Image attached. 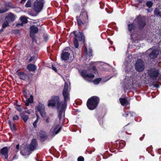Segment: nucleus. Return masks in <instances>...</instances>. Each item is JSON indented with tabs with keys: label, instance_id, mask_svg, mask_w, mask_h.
Here are the masks:
<instances>
[{
	"label": "nucleus",
	"instance_id": "f257e3e1",
	"mask_svg": "<svg viewBox=\"0 0 161 161\" xmlns=\"http://www.w3.org/2000/svg\"><path fill=\"white\" fill-rule=\"evenodd\" d=\"M70 83L68 84L65 82L64 86L63 91V95L64 101L59 102V97L58 96H54L48 101V107L57 108L58 111V117L60 123H63L64 120V110L66 107L67 102L69 99V92L70 90Z\"/></svg>",
	"mask_w": 161,
	"mask_h": 161
},
{
	"label": "nucleus",
	"instance_id": "f03ea898",
	"mask_svg": "<svg viewBox=\"0 0 161 161\" xmlns=\"http://www.w3.org/2000/svg\"><path fill=\"white\" fill-rule=\"evenodd\" d=\"M136 23L139 25L140 28L143 27L146 24L144 21V18L142 17L141 16H139L135 19L133 23L128 24V26L129 31H131L134 30Z\"/></svg>",
	"mask_w": 161,
	"mask_h": 161
},
{
	"label": "nucleus",
	"instance_id": "7ed1b4c3",
	"mask_svg": "<svg viewBox=\"0 0 161 161\" xmlns=\"http://www.w3.org/2000/svg\"><path fill=\"white\" fill-rule=\"evenodd\" d=\"M99 101V99L96 96H93L89 98L87 101L86 105L90 110H93L97 106Z\"/></svg>",
	"mask_w": 161,
	"mask_h": 161
},
{
	"label": "nucleus",
	"instance_id": "20e7f679",
	"mask_svg": "<svg viewBox=\"0 0 161 161\" xmlns=\"http://www.w3.org/2000/svg\"><path fill=\"white\" fill-rule=\"evenodd\" d=\"M80 19H77V23L79 26H82L85 25L88 21V16L87 12L85 11H82L80 16Z\"/></svg>",
	"mask_w": 161,
	"mask_h": 161
},
{
	"label": "nucleus",
	"instance_id": "39448f33",
	"mask_svg": "<svg viewBox=\"0 0 161 161\" xmlns=\"http://www.w3.org/2000/svg\"><path fill=\"white\" fill-rule=\"evenodd\" d=\"M73 35L75 36V39L74 41V46L75 48H77L79 46L78 41H82L84 42L85 41V36L82 33L80 32H79L77 35H76L75 31H73L70 34L71 35Z\"/></svg>",
	"mask_w": 161,
	"mask_h": 161
},
{
	"label": "nucleus",
	"instance_id": "423d86ee",
	"mask_svg": "<svg viewBox=\"0 0 161 161\" xmlns=\"http://www.w3.org/2000/svg\"><path fill=\"white\" fill-rule=\"evenodd\" d=\"M44 1L43 0H36L33 3V9L36 12H40L42 9Z\"/></svg>",
	"mask_w": 161,
	"mask_h": 161
},
{
	"label": "nucleus",
	"instance_id": "0eeeda50",
	"mask_svg": "<svg viewBox=\"0 0 161 161\" xmlns=\"http://www.w3.org/2000/svg\"><path fill=\"white\" fill-rule=\"evenodd\" d=\"M61 129V126L56 122L50 129V134L52 136H54L58 133Z\"/></svg>",
	"mask_w": 161,
	"mask_h": 161
},
{
	"label": "nucleus",
	"instance_id": "6e6552de",
	"mask_svg": "<svg viewBox=\"0 0 161 161\" xmlns=\"http://www.w3.org/2000/svg\"><path fill=\"white\" fill-rule=\"evenodd\" d=\"M38 112L40 113L42 118L45 116L46 113L45 110V107L44 105L42 103H39L37 106H36V113L38 114Z\"/></svg>",
	"mask_w": 161,
	"mask_h": 161
},
{
	"label": "nucleus",
	"instance_id": "1a4fd4ad",
	"mask_svg": "<svg viewBox=\"0 0 161 161\" xmlns=\"http://www.w3.org/2000/svg\"><path fill=\"white\" fill-rule=\"evenodd\" d=\"M135 67L137 71L139 72L143 71L145 68L143 62L141 59H137L135 64Z\"/></svg>",
	"mask_w": 161,
	"mask_h": 161
},
{
	"label": "nucleus",
	"instance_id": "9d476101",
	"mask_svg": "<svg viewBox=\"0 0 161 161\" xmlns=\"http://www.w3.org/2000/svg\"><path fill=\"white\" fill-rule=\"evenodd\" d=\"M81 75L86 80L89 81L91 80V78H93L94 77V75L91 73H88L85 70H82L81 73Z\"/></svg>",
	"mask_w": 161,
	"mask_h": 161
},
{
	"label": "nucleus",
	"instance_id": "9b49d317",
	"mask_svg": "<svg viewBox=\"0 0 161 161\" xmlns=\"http://www.w3.org/2000/svg\"><path fill=\"white\" fill-rule=\"evenodd\" d=\"M9 149V147H3L0 150V156L7 159L8 157V152Z\"/></svg>",
	"mask_w": 161,
	"mask_h": 161
},
{
	"label": "nucleus",
	"instance_id": "f8f14e48",
	"mask_svg": "<svg viewBox=\"0 0 161 161\" xmlns=\"http://www.w3.org/2000/svg\"><path fill=\"white\" fill-rule=\"evenodd\" d=\"M149 75L153 80L156 79L159 74V72L157 70L155 69H151L148 71Z\"/></svg>",
	"mask_w": 161,
	"mask_h": 161
},
{
	"label": "nucleus",
	"instance_id": "ddd939ff",
	"mask_svg": "<svg viewBox=\"0 0 161 161\" xmlns=\"http://www.w3.org/2000/svg\"><path fill=\"white\" fill-rule=\"evenodd\" d=\"M147 52L151 53L149 54V57L151 58H156L158 54V51L157 49H154L151 48L149 49Z\"/></svg>",
	"mask_w": 161,
	"mask_h": 161
},
{
	"label": "nucleus",
	"instance_id": "4468645a",
	"mask_svg": "<svg viewBox=\"0 0 161 161\" xmlns=\"http://www.w3.org/2000/svg\"><path fill=\"white\" fill-rule=\"evenodd\" d=\"M30 36L32 38L33 41H34V40L35 36H32V34L37 33L38 31V29L37 27L35 25L31 26L30 28Z\"/></svg>",
	"mask_w": 161,
	"mask_h": 161
},
{
	"label": "nucleus",
	"instance_id": "2eb2a0df",
	"mask_svg": "<svg viewBox=\"0 0 161 161\" xmlns=\"http://www.w3.org/2000/svg\"><path fill=\"white\" fill-rule=\"evenodd\" d=\"M37 145V143L36 140L34 139L32 140L29 145V148L31 151H33L36 148Z\"/></svg>",
	"mask_w": 161,
	"mask_h": 161
},
{
	"label": "nucleus",
	"instance_id": "dca6fc26",
	"mask_svg": "<svg viewBox=\"0 0 161 161\" xmlns=\"http://www.w3.org/2000/svg\"><path fill=\"white\" fill-rule=\"evenodd\" d=\"M15 19L14 16L11 13H9L5 18L6 20L8 22H13L14 20Z\"/></svg>",
	"mask_w": 161,
	"mask_h": 161
},
{
	"label": "nucleus",
	"instance_id": "f3484780",
	"mask_svg": "<svg viewBox=\"0 0 161 161\" xmlns=\"http://www.w3.org/2000/svg\"><path fill=\"white\" fill-rule=\"evenodd\" d=\"M134 78L132 77H128L127 79L126 78L125 79L124 82L129 86L133 85L134 83Z\"/></svg>",
	"mask_w": 161,
	"mask_h": 161
},
{
	"label": "nucleus",
	"instance_id": "a211bd4d",
	"mask_svg": "<svg viewBox=\"0 0 161 161\" xmlns=\"http://www.w3.org/2000/svg\"><path fill=\"white\" fill-rule=\"evenodd\" d=\"M31 151L28 148H25L20 151L22 155L24 156L29 155L31 153Z\"/></svg>",
	"mask_w": 161,
	"mask_h": 161
},
{
	"label": "nucleus",
	"instance_id": "6ab92c4d",
	"mask_svg": "<svg viewBox=\"0 0 161 161\" xmlns=\"http://www.w3.org/2000/svg\"><path fill=\"white\" fill-rule=\"evenodd\" d=\"M70 54L67 52H63L61 55V59L64 60H66L69 59Z\"/></svg>",
	"mask_w": 161,
	"mask_h": 161
},
{
	"label": "nucleus",
	"instance_id": "aec40b11",
	"mask_svg": "<svg viewBox=\"0 0 161 161\" xmlns=\"http://www.w3.org/2000/svg\"><path fill=\"white\" fill-rule=\"evenodd\" d=\"M18 75L19 76L20 79L22 80H25L28 78V76L23 72H19Z\"/></svg>",
	"mask_w": 161,
	"mask_h": 161
},
{
	"label": "nucleus",
	"instance_id": "412c9836",
	"mask_svg": "<svg viewBox=\"0 0 161 161\" xmlns=\"http://www.w3.org/2000/svg\"><path fill=\"white\" fill-rule=\"evenodd\" d=\"M119 101L122 106H126L129 104L128 101L125 98H120Z\"/></svg>",
	"mask_w": 161,
	"mask_h": 161
},
{
	"label": "nucleus",
	"instance_id": "4be33fe9",
	"mask_svg": "<svg viewBox=\"0 0 161 161\" xmlns=\"http://www.w3.org/2000/svg\"><path fill=\"white\" fill-rule=\"evenodd\" d=\"M27 69L30 71H33L36 69V66L34 64H29L27 66Z\"/></svg>",
	"mask_w": 161,
	"mask_h": 161
},
{
	"label": "nucleus",
	"instance_id": "5701e85b",
	"mask_svg": "<svg viewBox=\"0 0 161 161\" xmlns=\"http://www.w3.org/2000/svg\"><path fill=\"white\" fill-rule=\"evenodd\" d=\"M33 102V96L32 95H31L30 97L25 102V105L27 106H28L30 103H32Z\"/></svg>",
	"mask_w": 161,
	"mask_h": 161
},
{
	"label": "nucleus",
	"instance_id": "b1692460",
	"mask_svg": "<svg viewBox=\"0 0 161 161\" xmlns=\"http://www.w3.org/2000/svg\"><path fill=\"white\" fill-rule=\"evenodd\" d=\"M20 20L22 23V24H21V25H23V24H26L27 22V19L28 18L25 16H21L20 18Z\"/></svg>",
	"mask_w": 161,
	"mask_h": 161
},
{
	"label": "nucleus",
	"instance_id": "393cba45",
	"mask_svg": "<svg viewBox=\"0 0 161 161\" xmlns=\"http://www.w3.org/2000/svg\"><path fill=\"white\" fill-rule=\"evenodd\" d=\"M123 115L124 116L126 117L128 116L130 117L135 116V114L133 112L127 111L126 112L125 114H124Z\"/></svg>",
	"mask_w": 161,
	"mask_h": 161
},
{
	"label": "nucleus",
	"instance_id": "a878e982",
	"mask_svg": "<svg viewBox=\"0 0 161 161\" xmlns=\"http://www.w3.org/2000/svg\"><path fill=\"white\" fill-rule=\"evenodd\" d=\"M20 116L21 118L23 119L25 122L29 118L28 115H26L22 113L20 114Z\"/></svg>",
	"mask_w": 161,
	"mask_h": 161
},
{
	"label": "nucleus",
	"instance_id": "bb28decb",
	"mask_svg": "<svg viewBox=\"0 0 161 161\" xmlns=\"http://www.w3.org/2000/svg\"><path fill=\"white\" fill-rule=\"evenodd\" d=\"M36 116H37V119L33 123V125L34 127L35 128L37 126L36 124L38 122L39 119V116L38 115V114H37V113H36Z\"/></svg>",
	"mask_w": 161,
	"mask_h": 161
},
{
	"label": "nucleus",
	"instance_id": "cd10ccee",
	"mask_svg": "<svg viewBox=\"0 0 161 161\" xmlns=\"http://www.w3.org/2000/svg\"><path fill=\"white\" fill-rule=\"evenodd\" d=\"M32 1L31 0H28L25 5V7L26 8H30L31 6V3Z\"/></svg>",
	"mask_w": 161,
	"mask_h": 161
},
{
	"label": "nucleus",
	"instance_id": "c85d7f7f",
	"mask_svg": "<svg viewBox=\"0 0 161 161\" xmlns=\"http://www.w3.org/2000/svg\"><path fill=\"white\" fill-rule=\"evenodd\" d=\"M92 50L90 48L89 50V53H86V58H90L92 56Z\"/></svg>",
	"mask_w": 161,
	"mask_h": 161
},
{
	"label": "nucleus",
	"instance_id": "c756f323",
	"mask_svg": "<svg viewBox=\"0 0 161 161\" xmlns=\"http://www.w3.org/2000/svg\"><path fill=\"white\" fill-rule=\"evenodd\" d=\"M154 14L157 16H159L161 17V13L159 11L158 9H155L154 11Z\"/></svg>",
	"mask_w": 161,
	"mask_h": 161
},
{
	"label": "nucleus",
	"instance_id": "7c9ffc66",
	"mask_svg": "<svg viewBox=\"0 0 161 161\" xmlns=\"http://www.w3.org/2000/svg\"><path fill=\"white\" fill-rule=\"evenodd\" d=\"M101 79L100 78H97L93 80V83L94 84H97L101 81Z\"/></svg>",
	"mask_w": 161,
	"mask_h": 161
},
{
	"label": "nucleus",
	"instance_id": "2f4dec72",
	"mask_svg": "<svg viewBox=\"0 0 161 161\" xmlns=\"http://www.w3.org/2000/svg\"><path fill=\"white\" fill-rule=\"evenodd\" d=\"M153 4V3L150 1L147 2L146 3V5L148 8H152L151 7Z\"/></svg>",
	"mask_w": 161,
	"mask_h": 161
},
{
	"label": "nucleus",
	"instance_id": "473e14b6",
	"mask_svg": "<svg viewBox=\"0 0 161 161\" xmlns=\"http://www.w3.org/2000/svg\"><path fill=\"white\" fill-rule=\"evenodd\" d=\"M8 25V21H6L2 25V29H3L5 28Z\"/></svg>",
	"mask_w": 161,
	"mask_h": 161
},
{
	"label": "nucleus",
	"instance_id": "72a5a7b5",
	"mask_svg": "<svg viewBox=\"0 0 161 161\" xmlns=\"http://www.w3.org/2000/svg\"><path fill=\"white\" fill-rule=\"evenodd\" d=\"M10 127L11 130L12 131H14L15 130L16 127H15V125L14 124H13V125H11Z\"/></svg>",
	"mask_w": 161,
	"mask_h": 161
},
{
	"label": "nucleus",
	"instance_id": "f704fd0d",
	"mask_svg": "<svg viewBox=\"0 0 161 161\" xmlns=\"http://www.w3.org/2000/svg\"><path fill=\"white\" fill-rule=\"evenodd\" d=\"M78 161H84V158L82 156H80L77 159Z\"/></svg>",
	"mask_w": 161,
	"mask_h": 161
},
{
	"label": "nucleus",
	"instance_id": "c9c22d12",
	"mask_svg": "<svg viewBox=\"0 0 161 161\" xmlns=\"http://www.w3.org/2000/svg\"><path fill=\"white\" fill-rule=\"evenodd\" d=\"M16 109L19 111H21V108L19 106H16L15 107Z\"/></svg>",
	"mask_w": 161,
	"mask_h": 161
},
{
	"label": "nucleus",
	"instance_id": "e433bc0d",
	"mask_svg": "<svg viewBox=\"0 0 161 161\" xmlns=\"http://www.w3.org/2000/svg\"><path fill=\"white\" fill-rule=\"evenodd\" d=\"M19 119V117L17 115H15V116L13 117V120H18V119Z\"/></svg>",
	"mask_w": 161,
	"mask_h": 161
},
{
	"label": "nucleus",
	"instance_id": "4c0bfd02",
	"mask_svg": "<svg viewBox=\"0 0 161 161\" xmlns=\"http://www.w3.org/2000/svg\"><path fill=\"white\" fill-rule=\"evenodd\" d=\"M7 11V9H4L3 10L0 9V13H3L6 12Z\"/></svg>",
	"mask_w": 161,
	"mask_h": 161
},
{
	"label": "nucleus",
	"instance_id": "58836bf2",
	"mask_svg": "<svg viewBox=\"0 0 161 161\" xmlns=\"http://www.w3.org/2000/svg\"><path fill=\"white\" fill-rule=\"evenodd\" d=\"M52 69L54 70L55 71V72H57V69H56V68H55V67H54L53 65H52Z\"/></svg>",
	"mask_w": 161,
	"mask_h": 161
},
{
	"label": "nucleus",
	"instance_id": "ea45409f",
	"mask_svg": "<svg viewBox=\"0 0 161 161\" xmlns=\"http://www.w3.org/2000/svg\"><path fill=\"white\" fill-rule=\"evenodd\" d=\"M149 8L147 10L148 11V12H150L152 11V10H153L152 8Z\"/></svg>",
	"mask_w": 161,
	"mask_h": 161
},
{
	"label": "nucleus",
	"instance_id": "a19ab883",
	"mask_svg": "<svg viewBox=\"0 0 161 161\" xmlns=\"http://www.w3.org/2000/svg\"><path fill=\"white\" fill-rule=\"evenodd\" d=\"M26 0H21L20 1V3L23 4L24 3Z\"/></svg>",
	"mask_w": 161,
	"mask_h": 161
},
{
	"label": "nucleus",
	"instance_id": "79ce46f5",
	"mask_svg": "<svg viewBox=\"0 0 161 161\" xmlns=\"http://www.w3.org/2000/svg\"><path fill=\"white\" fill-rule=\"evenodd\" d=\"M25 112L26 113H27V114H30V110H25Z\"/></svg>",
	"mask_w": 161,
	"mask_h": 161
},
{
	"label": "nucleus",
	"instance_id": "37998d69",
	"mask_svg": "<svg viewBox=\"0 0 161 161\" xmlns=\"http://www.w3.org/2000/svg\"><path fill=\"white\" fill-rule=\"evenodd\" d=\"M49 119H50L49 118H47L46 120V122L47 123H49Z\"/></svg>",
	"mask_w": 161,
	"mask_h": 161
},
{
	"label": "nucleus",
	"instance_id": "c03bdc74",
	"mask_svg": "<svg viewBox=\"0 0 161 161\" xmlns=\"http://www.w3.org/2000/svg\"><path fill=\"white\" fill-rule=\"evenodd\" d=\"M92 69H93V71H94V72H95L96 70V67L94 66H93L92 67Z\"/></svg>",
	"mask_w": 161,
	"mask_h": 161
},
{
	"label": "nucleus",
	"instance_id": "a18cd8bd",
	"mask_svg": "<svg viewBox=\"0 0 161 161\" xmlns=\"http://www.w3.org/2000/svg\"><path fill=\"white\" fill-rule=\"evenodd\" d=\"M19 144H18L16 145V148L17 149H19Z\"/></svg>",
	"mask_w": 161,
	"mask_h": 161
},
{
	"label": "nucleus",
	"instance_id": "49530a36",
	"mask_svg": "<svg viewBox=\"0 0 161 161\" xmlns=\"http://www.w3.org/2000/svg\"><path fill=\"white\" fill-rule=\"evenodd\" d=\"M33 59V57H31L29 59V62L31 61Z\"/></svg>",
	"mask_w": 161,
	"mask_h": 161
},
{
	"label": "nucleus",
	"instance_id": "de8ad7c7",
	"mask_svg": "<svg viewBox=\"0 0 161 161\" xmlns=\"http://www.w3.org/2000/svg\"><path fill=\"white\" fill-rule=\"evenodd\" d=\"M85 53H86L87 52V49L86 47L85 48Z\"/></svg>",
	"mask_w": 161,
	"mask_h": 161
},
{
	"label": "nucleus",
	"instance_id": "09e8293b",
	"mask_svg": "<svg viewBox=\"0 0 161 161\" xmlns=\"http://www.w3.org/2000/svg\"><path fill=\"white\" fill-rule=\"evenodd\" d=\"M9 124L10 126L12 125L11 122L10 121H9Z\"/></svg>",
	"mask_w": 161,
	"mask_h": 161
},
{
	"label": "nucleus",
	"instance_id": "8fccbe9b",
	"mask_svg": "<svg viewBox=\"0 0 161 161\" xmlns=\"http://www.w3.org/2000/svg\"><path fill=\"white\" fill-rule=\"evenodd\" d=\"M139 2H142L143 0H137Z\"/></svg>",
	"mask_w": 161,
	"mask_h": 161
},
{
	"label": "nucleus",
	"instance_id": "3c124183",
	"mask_svg": "<svg viewBox=\"0 0 161 161\" xmlns=\"http://www.w3.org/2000/svg\"><path fill=\"white\" fill-rule=\"evenodd\" d=\"M107 65L108 66H109V65H108V64H104L103 65V68H104V67L105 66V65Z\"/></svg>",
	"mask_w": 161,
	"mask_h": 161
},
{
	"label": "nucleus",
	"instance_id": "603ef678",
	"mask_svg": "<svg viewBox=\"0 0 161 161\" xmlns=\"http://www.w3.org/2000/svg\"><path fill=\"white\" fill-rule=\"evenodd\" d=\"M3 31V29H1V30H0V33L1 32Z\"/></svg>",
	"mask_w": 161,
	"mask_h": 161
},
{
	"label": "nucleus",
	"instance_id": "864d4df0",
	"mask_svg": "<svg viewBox=\"0 0 161 161\" xmlns=\"http://www.w3.org/2000/svg\"><path fill=\"white\" fill-rule=\"evenodd\" d=\"M154 86L156 87H157L158 86V85H157V84H155V85H154Z\"/></svg>",
	"mask_w": 161,
	"mask_h": 161
},
{
	"label": "nucleus",
	"instance_id": "5fc2aeb1",
	"mask_svg": "<svg viewBox=\"0 0 161 161\" xmlns=\"http://www.w3.org/2000/svg\"><path fill=\"white\" fill-rule=\"evenodd\" d=\"M115 0H112V1H114Z\"/></svg>",
	"mask_w": 161,
	"mask_h": 161
},
{
	"label": "nucleus",
	"instance_id": "6e6d98bb",
	"mask_svg": "<svg viewBox=\"0 0 161 161\" xmlns=\"http://www.w3.org/2000/svg\"><path fill=\"white\" fill-rule=\"evenodd\" d=\"M108 12V13H109V12H108V11H107Z\"/></svg>",
	"mask_w": 161,
	"mask_h": 161
}]
</instances>
